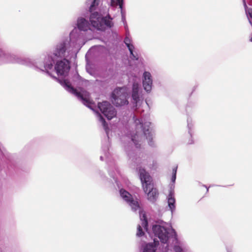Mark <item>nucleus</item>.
Here are the masks:
<instances>
[{"mask_svg":"<svg viewBox=\"0 0 252 252\" xmlns=\"http://www.w3.org/2000/svg\"><path fill=\"white\" fill-rule=\"evenodd\" d=\"M152 230L163 244V252H168L171 248L174 252H187L186 248L177 239L175 232L169 224L161 221L153 225Z\"/></svg>","mask_w":252,"mask_h":252,"instance_id":"1","label":"nucleus"},{"mask_svg":"<svg viewBox=\"0 0 252 252\" xmlns=\"http://www.w3.org/2000/svg\"><path fill=\"white\" fill-rule=\"evenodd\" d=\"M69 46L68 38L63 37L54 44L45 55L43 65L39 67L41 71L52 76L51 71L55 62L56 60L65 58L66 52Z\"/></svg>","mask_w":252,"mask_h":252,"instance_id":"2","label":"nucleus"},{"mask_svg":"<svg viewBox=\"0 0 252 252\" xmlns=\"http://www.w3.org/2000/svg\"><path fill=\"white\" fill-rule=\"evenodd\" d=\"M134 119L133 130L130 133V135H126L122 138L123 141H131L134 145L138 147L143 143L144 136L146 137L149 145L151 146H154V141L153 140L154 132L151 129L150 126L151 123L149 121H145L143 123L142 120L135 118V116L133 117Z\"/></svg>","mask_w":252,"mask_h":252,"instance_id":"3","label":"nucleus"},{"mask_svg":"<svg viewBox=\"0 0 252 252\" xmlns=\"http://www.w3.org/2000/svg\"><path fill=\"white\" fill-rule=\"evenodd\" d=\"M58 82L68 92L75 95L82 103L94 111V103L90 94L81 87L87 84L86 80H58Z\"/></svg>","mask_w":252,"mask_h":252,"instance_id":"4","label":"nucleus"},{"mask_svg":"<svg viewBox=\"0 0 252 252\" xmlns=\"http://www.w3.org/2000/svg\"><path fill=\"white\" fill-rule=\"evenodd\" d=\"M137 169L138 170L142 188L145 193L147 194L148 200L152 202H155L158 198V193L157 189L153 187L151 177L141 166L137 167Z\"/></svg>","mask_w":252,"mask_h":252,"instance_id":"5","label":"nucleus"},{"mask_svg":"<svg viewBox=\"0 0 252 252\" xmlns=\"http://www.w3.org/2000/svg\"><path fill=\"white\" fill-rule=\"evenodd\" d=\"M89 21L93 27L100 31H105L113 26L112 18L109 14L103 16L98 12L90 13Z\"/></svg>","mask_w":252,"mask_h":252,"instance_id":"6","label":"nucleus"},{"mask_svg":"<svg viewBox=\"0 0 252 252\" xmlns=\"http://www.w3.org/2000/svg\"><path fill=\"white\" fill-rule=\"evenodd\" d=\"M70 67V62L66 58L56 60L53 66V71H51L52 76L46 74L53 79H59L53 75V72H55L58 77H65L68 75Z\"/></svg>","mask_w":252,"mask_h":252,"instance_id":"7","label":"nucleus"},{"mask_svg":"<svg viewBox=\"0 0 252 252\" xmlns=\"http://www.w3.org/2000/svg\"><path fill=\"white\" fill-rule=\"evenodd\" d=\"M128 94L126 88H117L114 90L112 95V101L117 106L127 105Z\"/></svg>","mask_w":252,"mask_h":252,"instance_id":"8","label":"nucleus"},{"mask_svg":"<svg viewBox=\"0 0 252 252\" xmlns=\"http://www.w3.org/2000/svg\"><path fill=\"white\" fill-rule=\"evenodd\" d=\"M131 102L138 109L143 103L142 91L139 84L134 82L133 84L131 92Z\"/></svg>","mask_w":252,"mask_h":252,"instance_id":"9","label":"nucleus"},{"mask_svg":"<svg viewBox=\"0 0 252 252\" xmlns=\"http://www.w3.org/2000/svg\"><path fill=\"white\" fill-rule=\"evenodd\" d=\"M98 108L109 120L112 119L117 115V112L113 106L107 101H103L98 103Z\"/></svg>","mask_w":252,"mask_h":252,"instance_id":"10","label":"nucleus"},{"mask_svg":"<svg viewBox=\"0 0 252 252\" xmlns=\"http://www.w3.org/2000/svg\"><path fill=\"white\" fill-rule=\"evenodd\" d=\"M120 194L121 198L131 207L132 211H136L140 209L137 199H134L128 191L121 189H120Z\"/></svg>","mask_w":252,"mask_h":252,"instance_id":"11","label":"nucleus"},{"mask_svg":"<svg viewBox=\"0 0 252 252\" xmlns=\"http://www.w3.org/2000/svg\"><path fill=\"white\" fill-rule=\"evenodd\" d=\"M140 219L141 221V224H138L137 226V231L136 235L137 236H142L144 235V231H143L142 227L148 233V229L147 227L148 222L146 218L145 213L142 210H140L139 211Z\"/></svg>","mask_w":252,"mask_h":252,"instance_id":"12","label":"nucleus"},{"mask_svg":"<svg viewBox=\"0 0 252 252\" xmlns=\"http://www.w3.org/2000/svg\"><path fill=\"white\" fill-rule=\"evenodd\" d=\"M91 23L85 18L79 17L77 20V29L80 31H87L90 30Z\"/></svg>","mask_w":252,"mask_h":252,"instance_id":"13","label":"nucleus"},{"mask_svg":"<svg viewBox=\"0 0 252 252\" xmlns=\"http://www.w3.org/2000/svg\"><path fill=\"white\" fill-rule=\"evenodd\" d=\"M80 31L77 28H74L70 32L69 37H64V38H68L69 45L70 42H72L73 44L76 43L80 39Z\"/></svg>","mask_w":252,"mask_h":252,"instance_id":"14","label":"nucleus"},{"mask_svg":"<svg viewBox=\"0 0 252 252\" xmlns=\"http://www.w3.org/2000/svg\"><path fill=\"white\" fill-rule=\"evenodd\" d=\"M154 240V243H148L144 247L143 252H156L158 242L156 241L155 239Z\"/></svg>","mask_w":252,"mask_h":252,"instance_id":"15","label":"nucleus"},{"mask_svg":"<svg viewBox=\"0 0 252 252\" xmlns=\"http://www.w3.org/2000/svg\"><path fill=\"white\" fill-rule=\"evenodd\" d=\"M111 3L113 6H119L121 9V16H123V14L126 15V11L124 9V0H111Z\"/></svg>","mask_w":252,"mask_h":252,"instance_id":"16","label":"nucleus"},{"mask_svg":"<svg viewBox=\"0 0 252 252\" xmlns=\"http://www.w3.org/2000/svg\"><path fill=\"white\" fill-rule=\"evenodd\" d=\"M175 199L173 196V193L171 191L170 192L168 196V207L172 212V213L175 210Z\"/></svg>","mask_w":252,"mask_h":252,"instance_id":"17","label":"nucleus"},{"mask_svg":"<svg viewBox=\"0 0 252 252\" xmlns=\"http://www.w3.org/2000/svg\"><path fill=\"white\" fill-rule=\"evenodd\" d=\"M135 49H131L128 50L130 53V58L132 61H136L137 62H141V58L136 51L134 50Z\"/></svg>","mask_w":252,"mask_h":252,"instance_id":"18","label":"nucleus"},{"mask_svg":"<svg viewBox=\"0 0 252 252\" xmlns=\"http://www.w3.org/2000/svg\"><path fill=\"white\" fill-rule=\"evenodd\" d=\"M131 42V38L129 37V33H127L124 38V42L128 50H130L131 49H135V47Z\"/></svg>","mask_w":252,"mask_h":252,"instance_id":"19","label":"nucleus"},{"mask_svg":"<svg viewBox=\"0 0 252 252\" xmlns=\"http://www.w3.org/2000/svg\"><path fill=\"white\" fill-rule=\"evenodd\" d=\"M100 3V0H93L89 7V11L90 13L97 12L96 10L98 8Z\"/></svg>","mask_w":252,"mask_h":252,"instance_id":"20","label":"nucleus"},{"mask_svg":"<svg viewBox=\"0 0 252 252\" xmlns=\"http://www.w3.org/2000/svg\"><path fill=\"white\" fill-rule=\"evenodd\" d=\"M96 115L97 117L98 120L101 124L103 126L104 129H105L106 133L107 135H108V132L107 129V125L105 121V119L103 118V117L97 112H95Z\"/></svg>","mask_w":252,"mask_h":252,"instance_id":"21","label":"nucleus"},{"mask_svg":"<svg viewBox=\"0 0 252 252\" xmlns=\"http://www.w3.org/2000/svg\"><path fill=\"white\" fill-rule=\"evenodd\" d=\"M143 85L146 92H150L152 89V80H143Z\"/></svg>","mask_w":252,"mask_h":252,"instance_id":"22","label":"nucleus"},{"mask_svg":"<svg viewBox=\"0 0 252 252\" xmlns=\"http://www.w3.org/2000/svg\"><path fill=\"white\" fill-rule=\"evenodd\" d=\"M9 54L2 49H0V59L3 61H6L8 58Z\"/></svg>","mask_w":252,"mask_h":252,"instance_id":"23","label":"nucleus"},{"mask_svg":"<svg viewBox=\"0 0 252 252\" xmlns=\"http://www.w3.org/2000/svg\"><path fill=\"white\" fill-rule=\"evenodd\" d=\"M177 167H175L172 169V176L171 178V181L173 183H174L176 178Z\"/></svg>","mask_w":252,"mask_h":252,"instance_id":"24","label":"nucleus"},{"mask_svg":"<svg viewBox=\"0 0 252 252\" xmlns=\"http://www.w3.org/2000/svg\"><path fill=\"white\" fill-rule=\"evenodd\" d=\"M152 75L149 71H145L142 74V79H151Z\"/></svg>","mask_w":252,"mask_h":252,"instance_id":"25","label":"nucleus"},{"mask_svg":"<svg viewBox=\"0 0 252 252\" xmlns=\"http://www.w3.org/2000/svg\"><path fill=\"white\" fill-rule=\"evenodd\" d=\"M131 160L135 164H137V166H139L138 164L141 163V159L139 158H136L135 159L133 158H132Z\"/></svg>","mask_w":252,"mask_h":252,"instance_id":"26","label":"nucleus"},{"mask_svg":"<svg viewBox=\"0 0 252 252\" xmlns=\"http://www.w3.org/2000/svg\"><path fill=\"white\" fill-rule=\"evenodd\" d=\"M246 12L248 17L252 19V9H250L249 11L246 10Z\"/></svg>","mask_w":252,"mask_h":252,"instance_id":"27","label":"nucleus"},{"mask_svg":"<svg viewBox=\"0 0 252 252\" xmlns=\"http://www.w3.org/2000/svg\"><path fill=\"white\" fill-rule=\"evenodd\" d=\"M188 127H189V132L190 133V136H191V134L190 133V129H191V124L189 123V120H188Z\"/></svg>","mask_w":252,"mask_h":252,"instance_id":"28","label":"nucleus"},{"mask_svg":"<svg viewBox=\"0 0 252 252\" xmlns=\"http://www.w3.org/2000/svg\"><path fill=\"white\" fill-rule=\"evenodd\" d=\"M122 21H123V22L124 23V24H125V23H126V15L123 14V16H122Z\"/></svg>","mask_w":252,"mask_h":252,"instance_id":"29","label":"nucleus"},{"mask_svg":"<svg viewBox=\"0 0 252 252\" xmlns=\"http://www.w3.org/2000/svg\"><path fill=\"white\" fill-rule=\"evenodd\" d=\"M86 70L87 71L90 73V74H91V71L90 69V66L88 65H87L86 66Z\"/></svg>","mask_w":252,"mask_h":252,"instance_id":"30","label":"nucleus"},{"mask_svg":"<svg viewBox=\"0 0 252 252\" xmlns=\"http://www.w3.org/2000/svg\"><path fill=\"white\" fill-rule=\"evenodd\" d=\"M140 76V72H138L137 75H134L133 76V79H139V76Z\"/></svg>","mask_w":252,"mask_h":252,"instance_id":"31","label":"nucleus"},{"mask_svg":"<svg viewBox=\"0 0 252 252\" xmlns=\"http://www.w3.org/2000/svg\"><path fill=\"white\" fill-rule=\"evenodd\" d=\"M76 73L77 75V79H83L81 76L79 75V74H78V73L77 72H76Z\"/></svg>","mask_w":252,"mask_h":252,"instance_id":"32","label":"nucleus"},{"mask_svg":"<svg viewBox=\"0 0 252 252\" xmlns=\"http://www.w3.org/2000/svg\"><path fill=\"white\" fill-rule=\"evenodd\" d=\"M243 2L244 6L245 7V8H247V5L245 0H243Z\"/></svg>","mask_w":252,"mask_h":252,"instance_id":"33","label":"nucleus"},{"mask_svg":"<svg viewBox=\"0 0 252 252\" xmlns=\"http://www.w3.org/2000/svg\"><path fill=\"white\" fill-rule=\"evenodd\" d=\"M193 143V140H192V139L190 140L188 142V144H192Z\"/></svg>","mask_w":252,"mask_h":252,"instance_id":"34","label":"nucleus"},{"mask_svg":"<svg viewBox=\"0 0 252 252\" xmlns=\"http://www.w3.org/2000/svg\"><path fill=\"white\" fill-rule=\"evenodd\" d=\"M125 28L126 29H127V25L126 24V25L125 26Z\"/></svg>","mask_w":252,"mask_h":252,"instance_id":"35","label":"nucleus"},{"mask_svg":"<svg viewBox=\"0 0 252 252\" xmlns=\"http://www.w3.org/2000/svg\"><path fill=\"white\" fill-rule=\"evenodd\" d=\"M100 159H101V160H103V157H101V156L100 157Z\"/></svg>","mask_w":252,"mask_h":252,"instance_id":"36","label":"nucleus"},{"mask_svg":"<svg viewBox=\"0 0 252 252\" xmlns=\"http://www.w3.org/2000/svg\"><path fill=\"white\" fill-rule=\"evenodd\" d=\"M145 104L146 105H148V104H147V102H146Z\"/></svg>","mask_w":252,"mask_h":252,"instance_id":"37","label":"nucleus"},{"mask_svg":"<svg viewBox=\"0 0 252 252\" xmlns=\"http://www.w3.org/2000/svg\"><path fill=\"white\" fill-rule=\"evenodd\" d=\"M249 22L251 24H252V22H251V20H249Z\"/></svg>","mask_w":252,"mask_h":252,"instance_id":"38","label":"nucleus"}]
</instances>
